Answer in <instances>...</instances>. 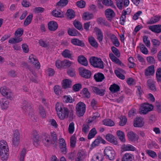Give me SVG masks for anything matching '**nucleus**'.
I'll list each match as a JSON object with an SVG mask.
<instances>
[{
	"label": "nucleus",
	"instance_id": "obj_1",
	"mask_svg": "<svg viewBox=\"0 0 161 161\" xmlns=\"http://www.w3.org/2000/svg\"><path fill=\"white\" fill-rule=\"evenodd\" d=\"M58 139L55 132L51 133L50 136L47 134H44L42 136V141L46 147H49L52 145H56Z\"/></svg>",
	"mask_w": 161,
	"mask_h": 161
},
{
	"label": "nucleus",
	"instance_id": "obj_2",
	"mask_svg": "<svg viewBox=\"0 0 161 161\" xmlns=\"http://www.w3.org/2000/svg\"><path fill=\"white\" fill-rule=\"evenodd\" d=\"M56 109L59 118L62 120L67 118L69 116V111L67 108L63 105L57 103L56 105Z\"/></svg>",
	"mask_w": 161,
	"mask_h": 161
},
{
	"label": "nucleus",
	"instance_id": "obj_3",
	"mask_svg": "<svg viewBox=\"0 0 161 161\" xmlns=\"http://www.w3.org/2000/svg\"><path fill=\"white\" fill-rule=\"evenodd\" d=\"M91 64L93 67L100 69H103V62L100 58L95 57H92L89 59Z\"/></svg>",
	"mask_w": 161,
	"mask_h": 161
},
{
	"label": "nucleus",
	"instance_id": "obj_4",
	"mask_svg": "<svg viewBox=\"0 0 161 161\" xmlns=\"http://www.w3.org/2000/svg\"><path fill=\"white\" fill-rule=\"evenodd\" d=\"M75 110L77 115L82 116L85 112L86 105L83 102H79L76 105Z\"/></svg>",
	"mask_w": 161,
	"mask_h": 161
},
{
	"label": "nucleus",
	"instance_id": "obj_5",
	"mask_svg": "<svg viewBox=\"0 0 161 161\" xmlns=\"http://www.w3.org/2000/svg\"><path fill=\"white\" fill-rule=\"evenodd\" d=\"M9 155V149L4 146H0V156L3 161L6 160Z\"/></svg>",
	"mask_w": 161,
	"mask_h": 161
},
{
	"label": "nucleus",
	"instance_id": "obj_6",
	"mask_svg": "<svg viewBox=\"0 0 161 161\" xmlns=\"http://www.w3.org/2000/svg\"><path fill=\"white\" fill-rule=\"evenodd\" d=\"M104 153L105 155L108 157L109 160H112L114 159L115 153L112 147H106L104 151Z\"/></svg>",
	"mask_w": 161,
	"mask_h": 161
},
{
	"label": "nucleus",
	"instance_id": "obj_7",
	"mask_svg": "<svg viewBox=\"0 0 161 161\" xmlns=\"http://www.w3.org/2000/svg\"><path fill=\"white\" fill-rule=\"evenodd\" d=\"M0 92L3 96L11 100L13 94L9 89L5 86H3L0 88Z\"/></svg>",
	"mask_w": 161,
	"mask_h": 161
},
{
	"label": "nucleus",
	"instance_id": "obj_8",
	"mask_svg": "<svg viewBox=\"0 0 161 161\" xmlns=\"http://www.w3.org/2000/svg\"><path fill=\"white\" fill-rule=\"evenodd\" d=\"M153 109V105L147 103H145L142 104L141 113L144 114H146L149 112L152 111Z\"/></svg>",
	"mask_w": 161,
	"mask_h": 161
},
{
	"label": "nucleus",
	"instance_id": "obj_9",
	"mask_svg": "<svg viewBox=\"0 0 161 161\" xmlns=\"http://www.w3.org/2000/svg\"><path fill=\"white\" fill-rule=\"evenodd\" d=\"M79 74L81 77L86 79L90 77L91 75L90 71L82 67L79 68Z\"/></svg>",
	"mask_w": 161,
	"mask_h": 161
},
{
	"label": "nucleus",
	"instance_id": "obj_10",
	"mask_svg": "<svg viewBox=\"0 0 161 161\" xmlns=\"http://www.w3.org/2000/svg\"><path fill=\"white\" fill-rule=\"evenodd\" d=\"M19 133L17 130L14 132V137L12 140V142L14 146H17L19 142Z\"/></svg>",
	"mask_w": 161,
	"mask_h": 161
},
{
	"label": "nucleus",
	"instance_id": "obj_11",
	"mask_svg": "<svg viewBox=\"0 0 161 161\" xmlns=\"http://www.w3.org/2000/svg\"><path fill=\"white\" fill-rule=\"evenodd\" d=\"M105 138L108 141L114 145H116L118 143L117 138L112 134H107L105 136Z\"/></svg>",
	"mask_w": 161,
	"mask_h": 161
},
{
	"label": "nucleus",
	"instance_id": "obj_12",
	"mask_svg": "<svg viewBox=\"0 0 161 161\" xmlns=\"http://www.w3.org/2000/svg\"><path fill=\"white\" fill-rule=\"evenodd\" d=\"M105 15L107 19L110 21L115 16V13L111 8H108L105 11Z\"/></svg>",
	"mask_w": 161,
	"mask_h": 161
},
{
	"label": "nucleus",
	"instance_id": "obj_13",
	"mask_svg": "<svg viewBox=\"0 0 161 161\" xmlns=\"http://www.w3.org/2000/svg\"><path fill=\"white\" fill-rule=\"evenodd\" d=\"M148 29L152 32L155 33L161 32V25H155L149 26Z\"/></svg>",
	"mask_w": 161,
	"mask_h": 161
},
{
	"label": "nucleus",
	"instance_id": "obj_14",
	"mask_svg": "<svg viewBox=\"0 0 161 161\" xmlns=\"http://www.w3.org/2000/svg\"><path fill=\"white\" fill-rule=\"evenodd\" d=\"M22 108L25 112L30 113L31 110L30 103L27 101L24 100L22 103Z\"/></svg>",
	"mask_w": 161,
	"mask_h": 161
},
{
	"label": "nucleus",
	"instance_id": "obj_15",
	"mask_svg": "<svg viewBox=\"0 0 161 161\" xmlns=\"http://www.w3.org/2000/svg\"><path fill=\"white\" fill-rule=\"evenodd\" d=\"M59 144L60 151L64 154H66L67 153V148L64 140L63 138L60 139Z\"/></svg>",
	"mask_w": 161,
	"mask_h": 161
},
{
	"label": "nucleus",
	"instance_id": "obj_16",
	"mask_svg": "<svg viewBox=\"0 0 161 161\" xmlns=\"http://www.w3.org/2000/svg\"><path fill=\"white\" fill-rule=\"evenodd\" d=\"M73 52L72 51L66 49L63 51L61 53L62 55L65 58L70 59L71 60H73L72 56Z\"/></svg>",
	"mask_w": 161,
	"mask_h": 161
},
{
	"label": "nucleus",
	"instance_id": "obj_17",
	"mask_svg": "<svg viewBox=\"0 0 161 161\" xmlns=\"http://www.w3.org/2000/svg\"><path fill=\"white\" fill-rule=\"evenodd\" d=\"M161 18V16L159 15L154 16L149 19L147 21V24L149 25L155 24L160 20Z\"/></svg>",
	"mask_w": 161,
	"mask_h": 161
},
{
	"label": "nucleus",
	"instance_id": "obj_18",
	"mask_svg": "<svg viewBox=\"0 0 161 161\" xmlns=\"http://www.w3.org/2000/svg\"><path fill=\"white\" fill-rule=\"evenodd\" d=\"M143 119L142 117H137L136 118L134 122V126L135 127H141L144 124Z\"/></svg>",
	"mask_w": 161,
	"mask_h": 161
},
{
	"label": "nucleus",
	"instance_id": "obj_19",
	"mask_svg": "<svg viewBox=\"0 0 161 161\" xmlns=\"http://www.w3.org/2000/svg\"><path fill=\"white\" fill-rule=\"evenodd\" d=\"M86 156V152L81 150H79L77 155V158L75 161H81L83 160Z\"/></svg>",
	"mask_w": 161,
	"mask_h": 161
},
{
	"label": "nucleus",
	"instance_id": "obj_20",
	"mask_svg": "<svg viewBox=\"0 0 161 161\" xmlns=\"http://www.w3.org/2000/svg\"><path fill=\"white\" fill-rule=\"evenodd\" d=\"M128 136L129 140L133 142L137 141L139 139L138 136L133 131L128 132Z\"/></svg>",
	"mask_w": 161,
	"mask_h": 161
},
{
	"label": "nucleus",
	"instance_id": "obj_21",
	"mask_svg": "<svg viewBox=\"0 0 161 161\" xmlns=\"http://www.w3.org/2000/svg\"><path fill=\"white\" fill-rule=\"evenodd\" d=\"M33 140L34 145L37 146L40 142L39 136L36 130L33 131Z\"/></svg>",
	"mask_w": 161,
	"mask_h": 161
},
{
	"label": "nucleus",
	"instance_id": "obj_22",
	"mask_svg": "<svg viewBox=\"0 0 161 161\" xmlns=\"http://www.w3.org/2000/svg\"><path fill=\"white\" fill-rule=\"evenodd\" d=\"M72 86V81L69 79H65L62 80V86L64 89L71 87Z\"/></svg>",
	"mask_w": 161,
	"mask_h": 161
},
{
	"label": "nucleus",
	"instance_id": "obj_23",
	"mask_svg": "<svg viewBox=\"0 0 161 161\" xmlns=\"http://www.w3.org/2000/svg\"><path fill=\"white\" fill-rule=\"evenodd\" d=\"M121 149L123 151H134L136 150V148L132 145L130 144H124L122 145Z\"/></svg>",
	"mask_w": 161,
	"mask_h": 161
},
{
	"label": "nucleus",
	"instance_id": "obj_24",
	"mask_svg": "<svg viewBox=\"0 0 161 161\" xmlns=\"http://www.w3.org/2000/svg\"><path fill=\"white\" fill-rule=\"evenodd\" d=\"M96 32V34L97 36V39L101 42L103 41V35L102 32L101 30L98 28L96 27L95 29Z\"/></svg>",
	"mask_w": 161,
	"mask_h": 161
},
{
	"label": "nucleus",
	"instance_id": "obj_25",
	"mask_svg": "<svg viewBox=\"0 0 161 161\" xmlns=\"http://www.w3.org/2000/svg\"><path fill=\"white\" fill-rule=\"evenodd\" d=\"M71 42L75 45L82 47H84L85 45V43L82 41L75 38L72 39L71 40Z\"/></svg>",
	"mask_w": 161,
	"mask_h": 161
},
{
	"label": "nucleus",
	"instance_id": "obj_26",
	"mask_svg": "<svg viewBox=\"0 0 161 161\" xmlns=\"http://www.w3.org/2000/svg\"><path fill=\"white\" fill-rule=\"evenodd\" d=\"M120 89V86L115 83L111 85L109 88V90L113 93L118 92Z\"/></svg>",
	"mask_w": 161,
	"mask_h": 161
},
{
	"label": "nucleus",
	"instance_id": "obj_27",
	"mask_svg": "<svg viewBox=\"0 0 161 161\" xmlns=\"http://www.w3.org/2000/svg\"><path fill=\"white\" fill-rule=\"evenodd\" d=\"M30 62L35 65V66L39 69L40 67V64L38 60L34 58L33 55H31L29 58Z\"/></svg>",
	"mask_w": 161,
	"mask_h": 161
},
{
	"label": "nucleus",
	"instance_id": "obj_28",
	"mask_svg": "<svg viewBox=\"0 0 161 161\" xmlns=\"http://www.w3.org/2000/svg\"><path fill=\"white\" fill-rule=\"evenodd\" d=\"M155 82L151 79H148L147 81V85L149 88L152 91H155L156 88L155 86Z\"/></svg>",
	"mask_w": 161,
	"mask_h": 161
},
{
	"label": "nucleus",
	"instance_id": "obj_29",
	"mask_svg": "<svg viewBox=\"0 0 161 161\" xmlns=\"http://www.w3.org/2000/svg\"><path fill=\"white\" fill-rule=\"evenodd\" d=\"M94 78L97 82H102L104 79L105 77L102 73H97L94 75Z\"/></svg>",
	"mask_w": 161,
	"mask_h": 161
},
{
	"label": "nucleus",
	"instance_id": "obj_30",
	"mask_svg": "<svg viewBox=\"0 0 161 161\" xmlns=\"http://www.w3.org/2000/svg\"><path fill=\"white\" fill-rule=\"evenodd\" d=\"M0 104L2 109H6L8 107L9 102L5 99H1L0 100Z\"/></svg>",
	"mask_w": 161,
	"mask_h": 161
},
{
	"label": "nucleus",
	"instance_id": "obj_31",
	"mask_svg": "<svg viewBox=\"0 0 161 161\" xmlns=\"http://www.w3.org/2000/svg\"><path fill=\"white\" fill-rule=\"evenodd\" d=\"M154 66L151 65L147 68L145 71V75L149 76L153 75L154 73Z\"/></svg>",
	"mask_w": 161,
	"mask_h": 161
},
{
	"label": "nucleus",
	"instance_id": "obj_32",
	"mask_svg": "<svg viewBox=\"0 0 161 161\" xmlns=\"http://www.w3.org/2000/svg\"><path fill=\"white\" fill-rule=\"evenodd\" d=\"M92 90L94 93L97 95L103 96L104 94V91L102 89H100L97 87L92 86Z\"/></svg>",
	"mask_w": 161,
	"mask_h": 161
},
{
	"label": "nucleus",
	"instance_id": "obj_33",
	"mask_svg": "<svg viewBox=\"0 0 161 161\" xmlns=\"http://www.w3.org/2000/svg\"><path fill=\"white\" fill-rule=\"evenodd\" d=\"M78 61L79 63L85 66H86L88 64L86 58L83 55L78 57Z\"/></svg>",
	"mask_w": 161,
	"mask_h": 161
},
{
	"label": "nucleus",
	"instance_id": "obj_34",
	"mask_svg": "<svg viewBox=\"0 0 161 161\" xmlns=\"http://www.w3.org/2000/svg\"><path fill=\"white\" fill-rule=\"evenodd\" d=\"M48 27L50 30L54 31L57 29L58 25L55 21H50L48 23Z\"/></svg>",
	"mask_w": 161,
	"mask_h": 161
},
{
	"label": "nucleus",
	"instance_id": "obj_35",
	"mask_svg": "<svg viewBox=\"0 0 161 161\" xmlns=\"http://www.w3.org/2000/svg\"><path fill=\"white\" fill-rule=\"evenodd\" d=\"M133 155L130 153H126L123 156L121 161H132Z\"/></svg>",
	"mask_w": 161,
	"mask_h": 161
},
{
	"label": "nucleus",
	"instance_id": "obj_36",
	"mask_svg": "<svg viewBox=\"0 0 161 161\" xmlns=\"http://www.w3.org/2000/svg\"><path fill=\"white\" fill-rule=\"evenodd\" d=\"M110 38L113 44L116 47H118L119 45V42L116 36L114 34L110 35Z\"/></svg>",
	"mask_w": 161,
	"mask_h": 161
},
{
	"label": "nucleus",
	"instance_id": "obj_37",
	"mask_svg": "<svg viewBox=\"0 0 161 161\" xmlns=\"http://www.w3.org/2000/svg\"><path fill=\"white\" fill-rule=\"evenodd\" d=\"M89 42L90 45L93 47L97 48L98 47V44L95 39L93 37L89 38Z\"/></svg>",
	"mask_w": 161,
	"mask_h": 161
},
{
	"label": "nucleus",
	"instance_id": "obj_38",
	"mask_svg": "<svg viewBox=\"0 0 161 161\" xmlns=\"http://www.w3.org/2000/svg\"><path fill=\"white\" fill-rule=\"evenodd\" d=\"M69 35L72 36H77L80 35V33L75 29H69L68 31Z\"/></svg>",
	"mask_w": 161,
	"mask_h": 161
},
{
	"label": "nucleus",
	"instance_id": "obj_39",
	"mask_svg": "<svg viewBox=\"0 0 161 161\" xmlns=\"http://www.w3.org/2000/svg\"><path fill=\"white\" fill-rule=\"evenodd\" d=\"M103 124L107 126H112L114 125V122L109 119H106L103 121Z\"/></svg>",
	"mask_w": 161,
	"mask_h": 161
},
{
	"label": "nucleus",
	"instance_id": "obj_40",
	"mask_svg": "<svg viewBox=\"0 0 161 161\" xmlns=\"http://www.w3.org/2000/svg\"><path fill=\"white\" fill-rule=\"evenodd\" d=\"M33 17L32 14H29L25 19L24 23V25L25 26H27L31 23Z\"/></svg>",
	"mask_w": 161,
	"mask_h": 161
},
{
	"label": "nucleus",
	"instance_id": "obj_41",
	"mask_svg": "<svg viewBox=\"0 0 161 161\" xmlns=\"http://www.w3.org/2000/svg\"><path fill=\"white\" fill-rule=\"evenodd\" d=\"M22 40V38L17 37L15 38H10L8 42L11 44L16 43L19 42Z\"/></svg>",
	"mask_w": 161,
	"mask_h": 161
},
{
	"label": "nucleus",
	"instance_id": "obj_42",
	"mask_svg": "<svg viewBox=\"0 0 161 161\" xmlns=\"http://www.w3.org/2000/svg\"><path fill=\"white\" fill-rule=\"evenodd\" d=\"M97 133V131L95 128H93L90 131L89 133L87 138L88 139H91L94 137L95 136Z\"/></svg>",
	"mask_w": 161,
	"mask_h": 161
},
{
	"label": "nucleus",
	"instance_id": "obj_43",
	"mask_svg": "<svg viewBox=\"0 0 161 161\" xmlns=\"http://www.w3.org/2000/svg\"><path fill=\"white\" fill-rule=\"evenodd\" d=\"M93 17V15L92 13L86 12L83 14L82 18L84 20H87L92 19Z\"/></svg>",
	"mask_w": 161,
	"mask_h": 161
},
{
	"label": "nucleus",
	"instance_id": "obj_44",
	"mask_svg": "<svg viewBox=\"0 0 161 161\" xmlns=\"http://www.w3.org/2000/svg\"><path fill=\"white\" fill-rule=\"evenodd\" d=\"M68 3V0H60L56 4V6L59 7L60 6L63 7L66 5Z\"/></svg>",
	"mask_w": 161,
	"mask_h": 161
},
{
	"label": "nucleus",
	"instance_id": "obj_45",
	"mask_svg": "<svg viewBox=\"0 0 161 161\" xmlns=\"http://www.w3.org/2000/svg\"><path fill=\"white\" fill-rule=\"evenodd\" d=\"M103 158L101 154H96L92 157V161H102Z\"/></svg>",
	"mask_w": 161,
	"mask_h": 161
},
{
	"label": "nucleus",
	"instance_id": "obj_46",
	"mask_svg": "<svg viewBox=\"0 0 161 161\" xmlns=\"http://www.w3.org/2000/svg\"><path fill=\"white\" fill-rule=\"evenodd\" d=\"M73 64L72 62L67 59H65L62 61V64H63V67H69Z\"/></svg>",
	"mask_w": 161,
	"mask_h": 161
},
{
	"label": "nucleus",
	"instance_id": "obj_47",
	"mask_svg": "<svg viewBox=\"0 0 161 161\" xmlns=\"http://www.w3.org/2000/svg\"><path fill=\"white\" fill-rule=\"evenodd\" d=\"M76 138L74 135L71 137L70 143V146L71 147H75L76 143Z\"/></svg>",
	"mask_w": 161,
	"mask_h": 161
},
{
	"label": "nucleus",
	"instance_id": "obj_48",
	"mask_svg": "<svg viewBox=\"0 0 161 161\" xmlns=\"http://www.w3.org/2000/svg\"><path fill=\"white\" fill-rule=\"evenodd\" d=\"M24 30L22 28L18 29L15 32V36L16 37H20L23 34Z\"/></svg>",
	"mask_w": 161,
	"mask_h": 161
},
{
	"label": "nucleus",
	"instance_id": "obj_49",
	"mask_svg": "<svg viewBox=\"0 0 161 161\" xmlns=\"http://www.w3.org/2000/svg\"><path fill=\"white\" fill-rule=\"evenodd\" d=\"M74 26L78 30L82 31L83 30V28L81 23L78 21H75L74 23Z\"/></svg>",
	"mask_w": 161,
	"mask_h": 161
},
{
	"label": "nucleus",
	"instance_id": "obj_50",
	"mask_svg": "<svg viewBox=\"0 0 161 161\" xmlns=\"http://www.w3.org/2000/svg\"><path fill=\"white\" fill-rule=\"evenodd\" d=\"M68 17L70 19L73 18L75 16V12L71 9H69L67 12Z\"/></svg>",
	"mask_w": 161,
	"mask_h": 161
},
{
	"label": "nucleus",
	"instance_id": "obj_51",
	"mask_svg": "<svg viewBox=\"0 0 161 161\" xmlns=\"http://www.w3.org/2000/svg\"><path fill=\"white\" fill-rule=\"evenodd\" d=\"M53 90L55 94L57 95H59L61 93V89L60 87L58 85H55L53 87Z\"/></svg>",
	"mask_w": 161,
	"mask_h": 161
},
{
	"label": "nucleus",
	"instance_id": "obj_52",
	"mask_svg": "<svg viewBox=\"0 0 161 161\" xmlns=\"http://www.w3.org/2000/svg\"><path fill=\"white\" fill-rule=\"evenodd\" d=\"M53 16L56 17H61L63 16V14L60 12L56 10H54L52 12Z\"/></svg>",
	"mask_w": 161,
	"mask_h": 161
},
{
	"label": "nucleus",
	"instance_id": "obj_53",
	"mask_svg": "<svg viewBox=\"0 0 161 161\" xmlns=\"http://www.w3.org/2000/svg\"><path fill=\"white\" fill-rule=\"evenodd\" d=\"M156 111L158 113L161 112V102L156 101L155 106Z\"/></svg>",
	"mask_w": 161,
	"mask_h": 161
},
{
	"label": "nucleus",
	"instance_id": "obj_54",
	"mask_svg": "<svg viewBox=\"0 0 161 161\" xmlns=\"http://www.w3.org/2000/svg\"><path fill=\"white\" fill-rule=\"evenodd\" d=\"M68 74L71 77H73L75 75V69L72 68H69L67 70Z\"/></svg>",
	"mask_w": 161,
	"mask_h": 161
},
{
	"label": "nucleus",
	"instance_id": "obj_55",
	"mask_svg": "<svg viewBox=\"0 0 161 161\" xmlns=\"http://www.w3.org/2000/svg\"><path fill=\"white\" fill-rule=\"evenodd\" d=\"M82 92L84 97L86 98H89L90 97V93L89 92L87 88H84L82 90Z\"/></svg>",
	"mask_w": 161,
	"mask_h": 161
},
{
	"label": "nucleus",
	"instance_id": "obj_56",
	"mask_svg": "<svg viewBox=\"0 0 161 161\" xmlns=\"http://www.w3.org/2000/svg\"><path fill=\"white\" fill-rule=\"evenodd\" d=\"M82 87L81 85L80 84L78 83L74 85L72 87L73 90L75 92L79 91Z\"/></svg>",
	"mask_w": 161,
	"mask_h": 161
},
{
	"label": "nucleus",
	"instance_id": "obj_57",
	"mask_svg": "<svg viewBox=\"0 0 161 161\" xmlns=\"http://www.w3.org/2000/svg\"><path fill=\"white\" fill-rule=\"evenodd\" d=\"M90 129V128L88 124L87 123L83 125L82 131L85 133L88 132Z\"/></svg>",
	"mask_w": 161,
	"mask_h": 161
},
{
	"label": "nucleus",
	"instance_id": "obj_58",
	"mask_svg": "<svg viewBox=\"0 0 161 161\" xmlns=\"http://www.w3.org/2000/svg\"><path fill=\"white\" fill-rule=\"evenodd\" d=\"M156 76L158 81L161 80V68H159L157 69Z\"/></svg>",
	"mask_w": 161,
	"mask_h": 161
},
{
	"label": "nucleus",
	"instance_id": "obj_59",
	"mask_svg": "<svg viewBox=\"0 0 161 161\" xmlns=\"http://www.w3.org/2000/svg\"><path fill=\"white\" fill-rule=\"evenodd\" d=\"M143 40L144 43L147 47H148L150 46V41L147 36H144L143 37Z\"/></svg>",
	"mask_w": 161,
	"mask_h": 161
},
{
	"label": "nucleus",
	"instance_id": "obj_60",
	"mask_svg": "<svg viewBox=\"0 0 161 161\" xmlns=\"http://www.w3.org/2000/svg\"><path fill=\"white\" fill-rule=\"evenodd\" d=\"M76 3L77 6L78 7L81 8H84L86 5L85 2L82 0L77 2Z\"/></svg>",
	"mask_w": 161,
	"mask_h": 161
},
{
	"label": "nucleus",
	"instance_id": "obj_61",
	"mask_svg": "<svg viewBox=\"0 0 161 161\" xmlns=\"http://www.w3.org/2000/svg\"><path fill=\"white\" fill-rule=\"evenodd\" d=\"M103 3L106 6H112L113 4L111 0H102Z\"/></svg>",
	"mask_w": 161,
	"mask_h": 161
},
{
	"label": "nucleus",
	"instance_id": "obj_62",
	"mask_svg": "<svg viewBox=\"0 0 161 161\" xmlns=\"http://www.w3.org/2000/svg\"><path fill=\"white\" fill-rule=\"evenodd\" d=\"M39 43L41 46L45 48L48 47L49 45L48 42H46L42 39H40L39 40Z\"/></svg>",
	"mask_w": 161,
	"mask_h": 161
},
{
	"label": "nucleus",
	"instance_id": "obj_63",
	"mask_svg": "<svg viewBox=\"0 0 161 161\" xmlns=\"http://www.w3.org/2000/svg\"><path fill=\"white\" fill-rule=\"evenodd\" d=\"M146 152L148 155L153 158L157 156L156 153L154 151L150 150H146Z\"/></svg>",
	"mask_w": 161,
	"mask_h": 161
},
{
	"label": "nucleus",
	"instance_id": "obj_64",
	"mask_svg": "<svg viewBox=\"0 0 161 161\" xmlns=\"http://www.w3.org/2000/svg\"><path fill=\"white\" fill-rule=\"evenodd\" d=\"M64 98L65 103H72L74 101V100L70 96H64Z\"/></svg>",
	"mask_w": 161,
	"mask_h": 161
}]
</instances>
